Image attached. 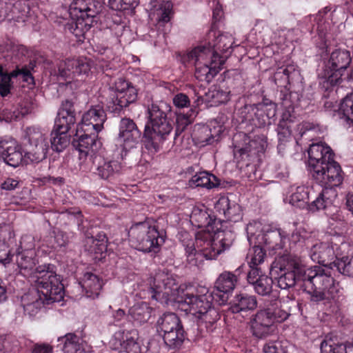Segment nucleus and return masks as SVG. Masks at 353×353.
<instances>
[{
  "mask_svg": "<svg viewBox=\"0 0 353 353\" xmlns=\"http://www.w3.org/2000/svg\"><path fill=\"white\" fill-rule=\"evenodd\" d=\"M37 273V280H34L37 290L29 292L21 297L24 312L30 316H35L45 303L59 302L64 296L63 285L54 271L41 267Z\"/></svg>",
  "mask_w": 353,
  "mask_h": 353,
  "instance_id": "f257e3e1",
  "label": "nucleus"
},
{
  "mask_svg": "<svg viewBox=\"0 0 353 353\" xmlns=\"http://www.w3.org/2000/svg\"><path fill=\"white\" fill-rule=\"evenodd\" d=\"M309 167L314 179L321 186H339L343 181V172L334 160L330 146L323 143H312L308 149Z\"/></svg>",
  "mask_w": 353,
  "mask_h": 353,
  "instance_id": "f03ea898",
  "label": "nucleus"
},
{
  "mask_svg": "<svg viewBox=\"0 0 353 353\" xmlns=\"http://www.w3.org/2000/svg\"><path fill=\"white\" fill-rule=\"evenodd\" d=\"M171 107L165 102L152 103L148 106L149 123L143 132V145L149 153L158 152L161 143L172 130V124L168 118Z\"/></svg>",
  "mask_w": 353,
  "mask_h": 353,
  "instance_id": "7ed1b4c3",
  "label": "nucleus"
},
{
  "mask_svg": "<svg viewBox=\"0 0 353 353\" xmlns=\"http://www.w3.org/2000/svg\"><path fill=\"white\" fill-rule=\"evenodd\" d=\"M305 285L310 288V299L314 302L334 299L340 290L339 284L328 266L314 265L302 272Z\"/></svg>",
  "mask_w": 353,
  "mask_h": 353,
  "instance_id": "20e7f679",
  "label": "nucleus"
},
{
  "mask_svg": "<svg viewBox=\"0 0 353 353\" xmlns=\"http://www.w3.org/2000/svg\"><path fill=\"white\" fill-rule=\"evenodd\" d=\"M184 60L195 66V77L201 81L210 82L221 70L225 57H219L205 46H199L190 51Z\"/></svg>",
  "mask_w": 353,
  "mask_h": 353,
  "instance_id": "39448f33",
  "label": "nucleus"
},
{
  "mask_svg": "<svg viewBox=\"0 0 353 353\" xmlns=\"http://www.w3.org/2000/svg\"><path fill=\"white\" fill-rule=\"evenodd\" d=\"M289 316L290 312L282 308L260 309L250 318L252 333L259 339L265 338L274 332L275 323L284 321Z\"/></svg>",
  "mask_w": 353,
  "mask_h": 353,
  "instance_id": "423d86ee",
  "label": "nucleus"
},
{
  "mask_svg": "<svg viewBox=\"0 0 353 353\" xmlns=\"http://www.w3.org/2000/svg\"><path fill=\"white\" fill-rule=\"evenodd\" d=\"M128 236L132 245L144 252H157L159 246L164 243V239L156 227L147 222H139L131 226Z\"/></svg>",
  "mask_w": 353,
  "mask_h": 353,
  "instance_id": "0eeeda50",
  "label": "nucleus"
},
{
  "mask_svg": "<svg viewBox=\"0 0 353 353\" xmlns=\"http://www.w3.org/2000/svg\"><path fill=\"white\" fill-rule=\"evenodd\" d=\"M195 244L196 249L190 247L187 249L188 261L193 265L194 256L197 260L201 256L207 260L214 259L223 250L230 245V243H225L224 239L216 241L211 233L205 231H201L196 234Z\"/></svg>",
  "mask_w": 353,
  "mask_h": 353,
  "instance_id": "6e6552de",
  "label": "nucleus"
},
{
  "mask_svg": "<svg viewBox=\"0 0 353 353\" xmlns=\"http://www.w3.org/2000/svg\"><path fill=\"white\" fill-rule=\"evenodd\" d=\"M137 97V90L122 79L115 83V88H109L104 95L107 108L114 114L119 113L123 108L135 101Z\"/></svg>",
  "mask_w": 353,
  "mask_h": 353,
  "instance_id": "1a4fd4ad",
  "label": "nucleus"
},
{
  "mask_svg": "<svg viewBox=\"0 0 353 353\" xmlns=\"http://www.w3.org/2000/svg\"><path fill=\"white\" fill-rule=\"evenodd\" d=\"M48 134V130L39 126L32 125L26 128L24 136L29 143L26 149V161L39 163L46 158L49 148Z\"/></svg>",
  "mask_w": 353,
  "mask_h": 353,
  "instance_id": "9d476101",
  "label": "nucleus"
},
{
  "mask_svg": "<svg viewBox=\"0 0 353 353\" xmlns=\"http://www.w3.org/2000/svg\"><path fill=\"white\" fill-rule=\"evenodd\" d=\"M152 289L154 292L152 298L165 303L169 301L177 303L178 298L183 297V294H185L183 290L179 287L174 276L165 272H159L156 274Z\"/></svg>",
  "mask_w": 353,
  "mask_h": 353,
  "instance_id": "9b49d317",
  "label": "nucleus"
},
{
  "mask_svg": "<svg viewBox=\"0 0 353 353\" xmlns=\"http://www.w3.org/2000/svg\"><path fill=\"white\" fill-rule=\"evenodd\" d=\"M70 14L77 19L74 33L83 34L92 23V19L99 13L93 0H72L69 7Z\"/></svg>",
  "mask_w": 353,
  "mask_h": 353,
  "instance_id": "f8f14e48",
  "label": "nucleus"
},
{
  "mask_svg": "<svg viewBox=\"0 0 353 353\" xmlns=\"http://www.w3.org/2000/svg\"><path fill=\"white\" fill-rule=\"evenodd\" d=\"M283 261L287 262V265L283 268L287 270V272L278 278L277 283L280 288L286 290L294 287L299 280L303 281V273L301 272H304L306 268L302 264L301 259L296 256H285Z\"/></svg>",
  "mask_w": 353,
  "mask_h": 353,
  "instance_id": "ddd939ff",
  "label": "nucleus"
},
{
  "mask_svg": "<svg viewBox=\"0 0 353 353\" xmlns=\"http://www.w3.org/2000/svg\"><path fill=\"white\" fill-rule=\"evenodd\" d=\"M26 150L22 154L21 148L16 140L12 138L0 139V159L8 165L17 167L21 163L28 165L37 163L34 161H26Z\"/></svg>",
  "mask_w": 353,
  "mask_h": 353,
  "instance_id": "4468645a",
  "label": "nucleus"
},
{
  "mask_svg": "<svg viewBox=\"0 0 353 353\" xmlns=\"http://www.w3.org/2000/svg\"><path fill=\"white\" fill-rule=\"evenodd\" d=\"M141 135V132L132 119H121L117 141L123 150L130 151L135 148L139 142Z\"/></svg>",
  "mask_w": 353,
  "mask_h": 353,
  "instance_id": "2eb2a0df",
  "label": "nucleus"
},
{
  "mask_svg": "<svg viewBox=\"0 0 353 353\" xmlns=\"http://www.w3.org/2000/svg\"><path fill=\"white\" fill-rule=\"evenodd\" d=\"M32 247V245L27 249L17 253L16 256V263L21 274L26 276H32L35 280H37V275H39V273H37L38 268L45 267L46 270L50 271L54 270L53 266L50 264L35 268L38 261L36 259V252Z\"/></svg>",
  "mask_w": 353,
  "mask_h": 353,
  "instance_id": "dca6fc26",
  "label": "nucleus"
},
{
  "mask_svg": "<svg viewBox=\"0 0 353 353\" xmlns=\"http://www.w3.org/2000/svg\"><path fill=\"white\" fill-rule=\"evenodd\" d=\"M212 297L208 293L196 296L193 294L185 292L183 297L177 299V303L182 310L189 312L196 318L198 314L203 312H206L212 307Z\"/></svg>",
  "mask_w": 353,
  "mask_h": 353,
  "instance_id": "f3484780",
  "label": "nucleus"
},
{
  "mask_svg": "<svg viewBox=\"0 0 353 353\" xmlns=\"http://www.w3.org/2000/svg\"><path fill=\"white\" fill-rule=\"evenodd\" d=\"M106 121V114L100 105H92L82 117L81 123L78 125V132L94 131L96 133L101 131L103 123Z\"/></svg>",
  "mask_w": 353,
  "mask_h": 353,
  "instance_id": "a211bd4d",
  "label": "nucleus"
},
{
  "mask_svg": "<svg viewBox=\"0 0 353 353\" xmlns=\"http://www.w3.org/2000/svg\"><path fill=\"white\" fill-rule=\"evenodd\" d=\"M90 69V61L86 58L67 59L59 63V75L65 79H72L74 76H86Z\"/></svg>",
  "mask_w": 353,
  "mask_h": 353,
  "instance_id": "6ab92c4d",
  "label": "nucleus"
},
{
  "mask_svg": "<svg viewBox=\"0 0 353 353\" xmlns=\"http://www.w3.org/2000/svg\"><path fill=\"white\" fill-rule=\"evenodd\" d=\"M92 131L84 132L78 128L75 134L76 138L73 140L74 147L79 150L81 155H90L92 157L101 146L100 141H97L96 132Z\"/></svg>",
  "mask_w": 353,
  "mask_h": 353,
  "instance_id": "aec40b11",
  "label": "nucleus"
},
{
  "mask_svg": "<svg viewBox=\"0 0 353 353\" xmlns=\"http://www.w3.org/2000/svg\"><path fill=\"white\" fill-rule=\"evenodd\" d=\"M351 62L352 57L350 51L342 49L335 50L330 54L326 65L330 70L325 71L324 77L329 79L333 77L334 74L339 73L341 75V72L345 70Z\"/></svg>",
  "mask_w": 353,
  "mask_h": 353,
  "instance_id": "412c9836",
  "label": "nucleus"
},
{
  "mask_svg": "<svg viewBox=\"0 0 353 353\" xmlns=\"http://www.w3.org/2000/svg\"><path fill=\"white\" fill-rule=\"evenodd\" d=\"M208 46H205L206 50L214 52L219 57H225L227 59L228 50L233 43L232 37L211 29L208 34Z\"/></svg>",
  "mask_w": 353,
  "mask_h": 353,
  "instance_id": "4be33fe9",
  "label": "nucleus"
},
{
  "mask_svg": "<svg viewBox=\"0 0 353 353\" xmlns=\"http://www.w3.org/2000/svg\"><path fill=\"white\" fill-rule=\"evenodd\" d=\"M307 250L310 259L322 264V266H327V264L335 258L334 248L327 242H321L314 239L313 243Z\"/></svg>",
  "mask_w": 353,
  "mask_h": 353,
  "instance_id": "5701e85b",
  "label": "nucleus"
},
{
  "mask_svg": "<svg viewBox=\"0 0 353 353\" xmlns=\"http://www.w3.org/2000/svg\"><path fill=\"white\" fill-rule=\"evenodd\" d=\"M247 280L259 296H266L271 294L273 280L271 277L262 274L261 269L250 270L248 273Z\"/></svg>",
  "mask_w": 353,
  "mask_h": 353,
  "instance_id": "b1692460",
  "label": "nucleus"
},
{
  "mask_svg": "<svg viewBox=\"0 0 353 353\" xmlns=\"http://www.w3.org/2000/svg\"><path fill=\"white\" fill-rule=\"evenodd\" d=\"M215 210L223 214L226 220L237 222L241 219V209L240 205L228 196H221L216 202Z\"/></svg>",
  "mask_w": 353,
  "mask_h": 353,
  "instance_id": "393cba45",
  "label": "nucleus"
},
{
  "mask_svg": "<svg viewBox=\"0 0 353 353\" xmlns=\"http://www.w3.org/2000/svg\"><path fill=\"white\" fill-rule=\"evenodd\" d=\"M93 165L99 176L104 179H108L119 173L122 168L120 161L105 159L101 155H94Z\"/></svg>",
  "mask_w": 353,
  "mask_h": 353,
  "instance_id": "a878e982",
  "label": "nucleus"
},
{
  "mask_svg": "<svg viewBox=\"0 0 353 353\" xmlns=\"http://www.w3.org/2000/svg\"><path fill=\"white\" fill-rule=\"evenodd\" d=\"M243 265H241L234 272L224 271L219 275L214 282V288L221 292H232L239 281V275L241 273Z\"/></svg>",
  "mask_w": 353,
  "mask_h": 353,
  "instance_id": "bb28decb",
  "label": "nucleus"
},
{
  "mask_svg": "<svg viewBox=\"0 0 353 353\" xmlns=\"http://www.w3.org/2000/svg\"><path fill=\"white\" fill-rule=\"evenodd\" d=\"M337 196L334 188H325L316 199L307 205V210L312 212L325 210L333 205Z\"/></svg>",
  "mask_w": 353,
  "mask_h": 353,
  "instance_id": "cd10ccee",
  "label": "nucleus"
},
{
  "mask_svg": "<svg viewBox=\"0 0 353 353\" xmlns=\"http://www.w3.org/2000/svg\"><path fill=\"white\" fill-rule=\"evenodd\" d=\"M230 100V92L223 90L220 88H214L205 94V98L198 97L193 103L194 108L199 106L205 101L210 103V105H219Z\"/></svg>",
  "mask_w": 353,
  "mask_h": 353,
  "instance_id": "c85d7f7f",
  "label": "nucleus"
},
{
  "mask_svg": "<svg viewBox=\"0 0 353 353\" xmlns=\"http://www.w3.org/2000/svg\"><path fill=\"white\" fill-rule=\"evenodd\" d=\"M75 121L74 104L70 100L66 99L62 102L54 123L62 126V129L64 130L66 126L73 125Z\"/></svg>",
  "mask_w": 353,
  "mask_h": 353,
  "instance_id": "c756f323",
  "label": "nucleus"
},
{
  "mask_svg": "<svg viewBox=\"0 0 353 353\" xmlns=\"http://www.w3.org/2000/svg\"><path fill=\"white\" fill-rule=\"evenodd\" d=\"M257 299L254 295L239 293L234 296L231 305L233 313L254 310L257 307Z\"/></svg>",
  "mask_w": 353,
  "mask_h": 353,
  "instance_id": "7c9ffc66",
  "label": "nucleus"
},
{
  "mask_svg": "<svg viewBox=\"0 0 353 353\" xmlns=\"http://www.w3.org/2000/svg\"><path fill=\"white\" fill-rule=\"evenodd\" d=\"M58 340L63 342V353H86L85 342L74 333H68Z\"/></svg>",
  "mask_w": 353,
  "mask_h": 353,
  "instance_id": "2f4dec72",
  "label": "nucleus"
},
{
  "mask_svg": "<svg viewBox=\"0 0 353 353\" xmlns=\"http://www.w3.org/2000/svg\"><path fill=\"white\" fill-rule=\"evenodd\" d=\"M292 226L295 228L288 238L290 244L301 248L303 247H305L306 249L309 248L314 239L312 233L307 231L302 226L297 227L296 223H293Z\"/></svg>",
  "mask_w": 353,
  "mask_h": 353,
  "instance_id": "473e14b6",
  "label": "nucleus"
},
{
  "mask_svg": "<svg viewBox=\"0 0 353 353\" xmlns=\"http://www.w3.org/2000/svg\"><path fill=\"white\" fill-rule=\"evenodd\" d=\"M71 126H66L63 130L62 126L56 125L54 123V128L51 133V147L52 148L59 152L65 149L70 143V137L67 132L70 129Z\"/></svg>",
  "mask_w": 353,
  "mask_h": 353,
  "instance_id": "72a5a7b5",
  "label": "nucleus"
},
{
  "mask_svg": "<svg viewBox=\"0 0 353 353\" xmlns=\"http://www.w3.org/2000/svg\"><path fill=\"white\" fill-rule=\"evenodd\" d=\"M102 281L97 275L90 272L84 275L83 288L85 289L88 297L97 298L102 288Z\"/></svg>",
  "mask_w": 353,
  "mask_h": 353,
  "instance_id": "f704fd0d",
  "label": "nucleus"
},
{
  "mask_svg": "<svg viewBox=\"0 0 353 353\" xmlns=\"http://www.w3.org/2000/svg\"><path fill=\"white\" fill-rule=\"evenodd\" d=\"M217 178L208 172H201L194 175L189 181L191 187H202L210 189L219 185Z\"/></svg>",
  "mask_w": 353,
  "mask_h": 353,
  "instance_id": "c9c22d12",
  "label": "nucleus"
},
{
  "mask_svg": "<svg viewBox=\"0 0 353 353\" xmlns=\"http://www.w3.org/2000/svg\"><path fill=\"white\" fill-rule=\"evenodd\" d=\"M182 327L179 317L174 313H166L157 321L158 332L164 334Z\"/></svg>",
  "mask_w": 353,
  "mask_h": 353,
  "instance_id": "e433bc0d",
  "label": "nucleus"
},
{
  "mask_svg": "<svg viewBox=\"0 0 353 353\" xmlns=\"http://www.w3.org/2000/svg\"><path fill=\"white\" fill-rule=\"evenodd\" d=\"M14 236V234L10 226L5 225L0 228V241H3V252L0 250V262L4 265L10 263L11 261L8 241Z\"/></svg>",
  "mask_w": 353,
  "mask_h": 353,
  "instance_id": "4c0bfd02",
  "label": "nucleus"
},
{
  "mask_svg": "<svg viewBox=\"0 0 353 353\" xmlns=\"http://www.w3.org/2000/svg\"><path fill=\"white\" fill-rule=\"evenodd\" d=\"M190 221L198 228H207L213 223V219L207 212L205 208L203 206L194 207L190 214Z\"/></svg>",
  "mask_w": 353,
  "mask_h": 353,
  "instance_id": "58836bf2",
  "label": "nucleus"
},
{
  "mask_svg": "<svg viewBox=\"0 0 353 353\" xmlns=\"http://www.w3.org/2000/svg\"><path fill=\"white\" fill-rule=\"evenodd\" d=\"M287 232L281 230L276 229L265 234L263 239L265 243L269 245L270 248L278 250L284 248V243L283 240L287 237Z\"/></svg>",
  "mask_w": 353,
  "mask_h": 353,
  "instance_id": "ea45409f",
  "label": "nucleus"
},
{
  "mask_svg": "<svg viewBox=\"0 0 353 353\" xmlns=\"http://www.w3.org/2000/svg\"><path fill=\"white\" fill-rule=\"evenodd\" d=\"M321 353H353V344L345 345L326 339L321 344Z\"/></svg>",
  "mask_w": 353,
  "mask_h": 353,
  "instance_id": "a19ab883",
  "label": "nucleus"
},
{
  "mask_svg": "<svg viewBox=\"0 0 353 353\" xmlns=\"http://www.w3.org/2000/svg\"><path fill=\"white\" fill-rule=\"evenodd\" d=\"M107 240L105 235H99V238L88 236L85 239V249L90 253L102 254L107 250Z\"/></svg>",
  "mask_w": 353,
  "mask_h": 353,
  "instance_id": "79ce46f5",
  "label": "nucleus"
},
{
  "mask_svg": "<svg viewBox=\"0 0 353 353\" xmlns=\"http://www.w3.org/2000/svg\"><path fill=\"white\" fill-rule=\"evenodd\" d=\"M290 203L299 208H307L309 203V190L307 187H297L290 196Z\"/></svg>",
  "mask_w": 353,
  "mask_h": 353,
  "instance_id": "37998d69",
  "label": "nucleus"
},
{
  "mask_svg": "<svg viewBox=\"0 0 353 353\" xmlns=\"http://www.w3.org/2000/svg\"><path fill=\"white\" fill-rule=\"evenodd\" d=\"M338 112L341 119L353 125V93L341 101Z\"/></svg>",
  "mask_w": 353,
  "mask_h": 353,
  "instance_id": "c03bdc74",
  "label": "nucleus"
},
{
  "mask_svg": "<svg viewBox=\"0 0 353 353\" xmlns=\"http://www.w3.org/2000/svg\"><path fill=\"white\" fill-rule=\"evenodd\" d=\"M151 310L145 303L132 306L129 313L132 319L138 323L146 322L150 317Z\"/></svg>",
  "mask_w": 353,
  "mask_h": 353,
  "instance_id": "a18cd8bd",
  "label": "nucleus"
},
{
  "mask_svg": "<svg viewBox=\"0 0 353 353\" xmlns=\"http://www.w3.org/2000/svg\"><path fill=\"white\" fill-rule=\"evenodd\" d=\"M165 343L171 348H178L181 346L185 339V332L183 327L172 330L163 335Z\"/></svg>",
  "mask_w": 353,
  "mask_h": 353,
  "instance_id": "49530a36",
  "label": "nucleus"
},
{
  "mask_svg": "<svg viewBox=\"0 0 353 353\" xmlns=\"http://www.w3.org/2000/svg\"><path fill=\"white\" fill-rule=\"evenodd\" d=\"M193 139L201 147L212 144L214 141L211 128L208 125L199 126L194 130Z\"/></svg>",
  "mask_w": 353,
  "mask_h": 353,
  "instance_id": "de8ad7c7",
  "label": "nucleus"
},
{
  "mask_svg": "<svg viewBox=\"0 0 353 353\" xmlns=\"http://www.w3.org/2000/svg\"><path fill=\"white\" fill-rule=\"evenodd\" d=\"M265 256L266 253L261 247L254 246L250 249L247 256L250 270L261 269L258 266L264 262Z\"/></svg>",
  "mask_w": 353,
  "mask_h": 353,
  "instance_id": "09e8293b",
  "label": "nucleus"
},
{
  "mask_svg": "<svg viewBox=\"0 0 353 353\" xmlns=\"http://www.w3.org/2000/svg\"><path fill=\"white\" fill-rule=\"evenodd\" d=\"M154 14L159 22L168 23L170 20L172 11V4L169 1L158 2L154 6Z\"/></svg>",
  "mask_w": 353,
  "mask_h": 353,
  "instance_id": "8fccbe9b",
  "label": "nucleus"
},
{
  "mask_svg": "<svg viewBox=\"0 0 353 353\" xmlns=\"http://www.w3.org/2000/svg\"><path fill=\"white\" fill-rule=\"evenodd\" d=\"M188 114H179L176 116V127L175 130V137L176 138L190 123L193 122L194 117L196 116L198 111L192 108Z\"/></svg>",
  "mask_w": 353,
  "mask_h": 353,
  "instance_id": "3c124183",
  "label": "nucleus"
},
{
  "mask_svg": "<svg viewBox=\"0 0 353 353\" xmlns=\"http://www.w3.org/2000/svg\"><path fill=\"white\" fill-rule=\"evenodd\" d=\"M334 264L340 273L353 277V256L337 259Z\"/></svg>",
  "mask_w": 353,
  "mask_h": 353,
  "instance_id": "603ef678",
  "label": "nucleus"
},
{
  "mask_svg": "<svg viewBox=\"0 0 353 353\" xmlns=\"http://www.w3.org/2000/svg\"><path fill=\"white\" fill-rule=\"evenodd\" d=\"M219 317L218 311L212 306L209 310H206V312L204 311L201 314H198L196 318L201 323H205L206 327H208V326H211L216 322Z\"/></svg>",
  "mask_w": 353,
  "mask_h": 353,
  "instance_id": "864d4df0",
  "label": "nucleus"
},
{
  "mask_svg": "<svg viewBox=\"0 0 353 353\" xmlns=\"http://www.w3.org/2000/svg\"><path fill=\"white\" fill-rule=\"evenodd\" d=\"M127 353H143L139 338L136 334L134 335L125 334V350Z\"/></svg>",
  "mask_w": 353,
  "mask_h": 353,
  "instance_id": "5fc2aeb1",
  "label": "nucleus"
},
{
  "mask_svg": "<svg viewBox=\"0 0 353 353\" xmlns=\"http://www.w3.org/2000/svg\"><path fill=\"white\" fill-rule=\"evenodd\" d=\"M256 141H254V140L250 141L248 143V145L244 148H236V149L234 150V154H236V153H239V154L242 157L243 159H245L248 157H251L256 154V153L260 151L259 150H256Z\"/></svg>",
  "mask_w": 353,
  "mask_h": 353,
  "instance_id": "6e6d98bb",
  "label": "nucleus"
},
{
  "mask_svg": "<svg viewBox=\"0 0 353 353\" xmlns=\"http://www.w3.org/2000/svg\"><path fill=\"white\" fill-rule=\"evenodd\" d=\"M125 335L121 332L115 333L110 341V347L119 352L125 350Z\"/></svg>",
  "mask_w": 353,
  "mask_h": 353,
  "instance_id": "4d7b16f0",
  "label": "nucleus"
},
{
  "mask_svg": "<svg viewBox=\"0 0 353 353\" xmlns=\"http://www.w3.org/2000/svg\"><path fill=\"white\" fill-rule=\"evenodd\" d=\"M10 76L6 72L0 71V94L7 96L10 91Z\"/></svg>",
  "mask_w": 353,
  "mask_h": 353,
  "instance_id": "13d9d810",
  "label": "nucleus"
},
{
  "mask_svg": "<svg viewBox=\"0 0 353 353\" xmlns=\"http://www.w3.org/2000/svg\"><path fill=\"white\" fill-rule=\"evenodd\" d=\"M330 225L340 232H343L347 228V223L344 216L339 213L332 215L330 219Z\"/></svg>",
  "mask_w": 353,
  "mask_h": 353,
  "instance_id": "bf43d9fd",
  "label": "nucleus"
},
{
  "mask_svg": "<svg viewBox=\"0 0 353 353\" xmlns=\"http://www.w3.org/2000/svg\"><path fill=\"white\" fill-rule=\"evenodd\" d=\"M278 139L280 141H286L291 136V125L278 123L277 128Z\"/></svg>",
  "mask_w": 353,
  "mask_h": 353,
  "instance_id": "052dcab7",
  "label": "nucleus"
},
{
  "mask_svg": "<svg viewBox=\"0 0 353 353\" xmlns=\"http://www.w3.org/2000/svg\"><path fill=\"white\" fill-rule=\"evenodd\" d=\"M264 353H284V350L279 341L267 343L263 347Z\"/></svg>",
  "mask_w": 353,
  "mask_h": 353,
  "instance_id": "680f3d73",
  "label": "nucleus"
},
{
  "mask_svg": "<svg viewBox=\"0 0 353 353\" xmlns=\"http://www.w3.org/2000/svg\"><path fill=\"white\" fill-rule=\"evenodd\" d=\"M173 103L177 108H183L190 105V99L186 94L179 93L174 97Z\"/></svg>",
  "mask_w": 353,
  "mask_h": 353,
  "instance_id": "e2e57ef3",
  "label": "nucleus"
},
{
  "mask_svg": "<svg viewBox=\"0 0 353 353\" xmlns=\"http://www.w3.org/2000/svg\"><path fill=\"white\" fill-rule=\"evenodd\" d=\"M230 292H221L216 290L214 288L212 292L208 293V294H210L212 297V301L214 300L219 305L225 304L228 300V294Z\"/></svg>",
  "mask_w": 353,
  "mask_h": 353,
  "instance_id": "0e129e2a",
  "label": "nucleus"
},
{
  "mask_svg": "<svg viewBox=\"0 0 353 353\" xmlns=\"http://www.w3.org/2000/svg\"><path fill=\"white\" fill-rule=\"evenodd\" d=\"M19 181L17 179L7 178L1 185L3 190L12 191L18 188Z\"/></svg>",
  "mask_w": 353,
  "mask_h": 353,
  "instance_id": "69168bd1",
  "label": "nucleus"
},
{
  "mask_svg": "<svg viewBox=\"0 0 353 353\" xmlns=\"http://www.w3.org/2000/svg\"><path fill=\"white\" fill-rule=\"evenodd\" d=\"M17 115L14 111L5 108L0 112V121H5L7 123L15 120Z\"/></svg>",
  "mask_w": 353,
  "mask_h": 353,
  "instance_id": "338daca9",
  "label": "nucleus"
},
{
  "mask_svg": "<svg viewBox=\"0 0 353 353\" xmlns=\"http://www.w3.org/2000/svg\"><path fill=\"white\" fill-rule=\"evenodd\" d=\"M111 28L117 37H121L123 35L124 32L129 30L128 28L125 25V23L121 21L116 22L114 21V24Z\"/></svg>",
  "mask_w": 353,
  "mask_h": 353,
  "instance_id": "774afa93",
  "label": "nucleus"
}]
</instances>
